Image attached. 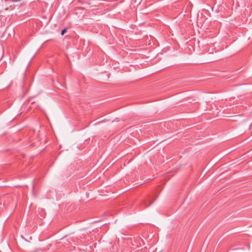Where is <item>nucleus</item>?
Listing matches in <instances>:
<instances>
[{"instance_id": "nucleus-1", "label": "nucleus", "mask_w": 252, "mask_h": 252, "mask_svg": "<svg viewBox=\"0 0 252 252\" xmlns=\"http://www.w3.org/2000/svg\"><path fill=\"white\" fill-rule=\"evenodd\" d=\"M153 201H150V200L148 199L147 200H143L141 202V207L142 209H145L147 207H148L151 204L153 203Z\"/></svg>"}, {"instance_id": "nucleus-2", "label": "nucleus", "mask_w": 252, "mask_h": 252, "mask_svg": "<svg viewBox=\"0 0 252 252\" xmlns=\"http://www.w3.org/2000/svg\"><path fill=\"white\" fill-rule=\"evenodd\" d=\"M66 32V28H64V29H63L62 32H61V34L62 35H63Z\"/></svg>"}, {"instance_id": "nucleus-3", "label": "nucleus", "mask_w": 252, "mask_h": 252, "mask_svg": "<svg viewBox=\"0 0 252 252\" xmlns=\"http://www.w3.org/2000/svg\"><path fill=\"white\" fill-rule=\"evenodd\" d=\"M12 2H15L20 1L21 0H10Z\"/></svg>"}]
</instances>
